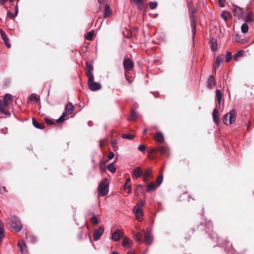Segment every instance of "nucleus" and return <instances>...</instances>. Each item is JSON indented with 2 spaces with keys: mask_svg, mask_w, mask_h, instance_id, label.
Wrapping results in <instances>:
<instances>
[{
  "mask_svg": "<svg viewBox=\"0 0 254 254\" xmlns=\"http://www.w3.org/2000/svg\"><path fill=\"white\" fill-rule=\"evenodd\" d=\"M250 125H251V122L250 121H249V123L247 125V129L248 130H250Z\"/></svg>",
  "mask_w": 254,
  "mask_h": 254,
  "instance_id": "nucleus-63",
  "label": "nucleus"
},
{
  "mask_svg": "<svg viewBox=\"0 0 254 254\" xmlns=\"http://www.w3.org/2000/svg\"><path fill=\"white\" fill-rule=\"evenodd\" d=\"M121 136L124 138H126L128 139H132L134 137V135L133 134L125 133H122Z\"/></svg>",
  "mask_w": 254,
  "mask_h": 254,
  "instance_id": "nucleus-37",
  "label": "nucleus"
},
{
  "mask_svg": "<svg viewBox=\"0 0 254 254\" xmlns=\"http://www.w3.org/2000/svg\"><path fill=\"white\" fill-rule=\"evenodd\" d=\"M8 0H0V4L4 5Z\"/></svg>",
  "mask_w": 254,
  "mask_h": 254,
  "instance_id": "nucleus-59",
  "label": "nucleus"
},
{
  "mask_svg": "<svg viewBox=\"0 0 254 254\" xmlns=\"http://www.w3.org/2000/svg\"><path fill=\"white\" fill-rule=\"evenodd\" d=\"M137 4V7L138 9L139 10H142L144 7V2L142 1H141L140 2Z\"/></svg>",
  "mask_w": 254,
  "mask_h": 254,
  "instance_id": "nucleus-52",
  "label": "nucleus"
},
{
  "mask_svg": "<svg viewBox=\"0 0 254 254\" xmlns=\"http://www.w3.org/2000/svg\"><path fill=\"white\" fill-rule=\"evenodd\" d=\"M144 203L145 201L141 200L134 206V207L142 208V207L143 206Z\"/></svg>",
  "mask_w": 254,
  "mask_h": 254,
  "instance_id": "nucleus-47",
  "label": "nucleus"
},
{
  "mask_svg": "<svg viewBox=\"0 0 254 254\" xmlns=\"http://www.w3.org/2000/svg\"><path fill=\"white\" fill-rule=\"evenodd\" d=\"M124 189L128 190V193H130L131 192V186L130 185H128L127 184H125L124 185Z\"/></svg>",
  "mask_w": 254,
  "mask_h": 254,
  "instance_id": "nucleus-45",
  "label": "nucleus"
},
{
  "mask_svg": "<svg viewBox=\"0 0 254 254\" xmlns=\"http://www.w3.org/2000/svg\"><path fill=\"white\" fill-rule=\"evenodd\" d=\"M235 40L236 41H240V38L238 35H236L235 36Z\"/></svg>",
  "mask_w": 254,
  "mask_h": 254,
  "instance_id": "nucleus-64",
  "label": "nucleus"
},
{
  "mask_svg": "<svg viewBox=\"0 0 254 254\" xmlns=\"http://www.w3.org/2000/svg\"><path fill=\"white\" fill-rule=\"evenodd\" d=\"M159 151L162 155L167 156L169 155L168 148L165 146H159L157 147V152Z\"/></svg>",
  "mask_w": 254,
  "mask_h": 254,
  "instance_id": "nucleus-20",
  "label": "nucleus"
},
{
  "mask_svg": "<svg viewBox=\"0 0 254 254\" xmlns=\"http://www.w3.org/2000/svg\"><path fill=\"white\" fill-rule=\"evenodd\" d=\"M153 239V238L151 235V230L149 228H147L145 233L144 242L146 245H149L152 243Z\"/></svg>",
  "mask_w": 254,
  "mask_h": 254,
  "instance_id": "nucleus-10",
  "label": "nucleus"
},
{
  "mask_svg": "<svg viewBox=\"0 0 254 254\" xmlns=\"http://www.w3.org/2000/svg\"><path fill=\"white\" fill-rule=\"evenodd\" d=\"M32 124L33 126L39 129H44L45 128V124L43 123H39L35 119H32Z\"/></svg>",
  "mask_w": 254,
  "mask_h": 254,
  "instance_id": "nucleus-24",
  "label": "nucleus"
},
{
  "mask_svg": "<svg viewBox=\"0 0 254 254\" xmlns=\"http://www.w3.org/2000/svg\"><path fill=\"white\" fill-rule=\"evenodd\" d=\"M143 171L141 168L139 167L135 168L133 171L132 173V177L134 179H137L140 176H142Z\"/></svg>",
  "mask_w": 254,
  "mask_h": 254,
  "instance_id": "nucleus-13",
  "label": "nucleus"
},
{
  "mask_svg": "<svg viewBox=\"0 0 254 254\" xmlns=\"http://www.w3.org/2000/svg\"><path fill=\"white\" fill-rule=\"evenodd\" d=\"M114 156H115L114 153L113 152L111 151L108 154V159L109 160H111L114 158Z\"/></svg>",
  "mask_w": 254,
  "mask_h": 254,
  "instance_id": "nucleus-54",
  "label": "nucleus"
},
{
  "mask_svg": "<svg viewBox=\"0 0 254 254\" xmlns=\"http://www.w3.org/2000/svg\"><path fill=\"white\" fill-rule=\"evenodd\" d=\"M112 13V10L111 9L109 5L106 4L105 5L104 13L103 15V17L104 18L110 17Z\"/></svg>",
  "mask_w": 254,
  "mask_h": 254,
  "instance_id": "nucleus-25",
  "label": "nucleus"
},
{
  "mask_svg": "<svg viewBox=\"0 0 254 254\" xmlns=\"http://www.w3.org/2000/svg\"><path fill=\"white\" fill-rule=\"evenodd\" d=\"M143 0H130L131 3H134L135 4H137L139 2H140Z\"/></svg>",
  "mask_w": 254,
  "mask_h": 254,
  "instance_id": "nucleus-57",
  "label": "nucleus"
},
{
  "mask_svg": "<svg viewBox=\"0 0 254 254\" xmlns=\"http://www.w3.org/2000/svg\"><path fill=\"white\" fill-rule=\"evenodd\" d=\"M181 162L184 164V165H186L187 166H188L189 164V161L186 159H182L181 160Z\"/></svg>",
  "mask_w": 254,
  "mask_h": 254,
  "instance_id": "nucleus-56",
  "label": "nucleus"
},
{
  "mask_svg": "<svg viewBox=\"0 0 254 254\" xmlns=\"http://www.w3.org/2000/svg\"><path fill=\"white\" fill-rule=\"evenodd\" d=\"M65 116H67L66 115H65V113H63V114H62V115L59 118V119H58L57 121H56V122L58 123H60L61 122H63L64 120V118Z\"/></svg>",
  "mask_w": 254,
  "mask_h": 254,
  "instance_id": "nucleus-43",
  "label": "nucleus"
},
{
  "mask_svg": "<svg viewBox=\"0 0 254 254\" xmlns=\"http://www.w3.org/2000/svg\"><path fill=\"white\" fill-rule=\"evenodd\" d=\"M249 29L248 25L247 23H244L241 26V31L242 33H246L248 32Z\"/></svg>",
  "mask_w": 254,
  "mask_h": 254,
  "instance_id": "nucleus-36",
  "label": "nucleus"
},
{
  "mask_svg": "<svg viewBox=\"0 0 254 254\" xmlns=\"http://www.w3.org/2000/svg\"><path fill=\"white\" fill-rule=\"evenodd\" d=\"M94 35V31H91L87 33L85 36V39L87 40H92L93 37Z\"/></svg>",
  "mask_w": 254,
  "mask_h": 254,
  "instance_id": "nucleus-33",
  "label": "nucleus"
},
{
  "mask_svg": "<svg viewBox=\"0 0 254 254\" xmlns=\"http://www.w3.org/2000/svg\"><path fill=\"white\" fill-rule=\"evenodd\" d=\"M232 12L235 16H238V18L242 17L243 15V11L242 9L236 5H234L232 9Z\"/></svg>",
  "mask_w": 254,
  "mask_h": 254,
  "instance_id": "nucleus-16",
  "label": "nucleus"
},
{
  "mask_svg": "<svg viewBox=\"0 0 254 254\" xmlns=\"http://www.w3.org/2000/svg\"><path fill=\"white\" fill-rule=\"evenodd\" d=\"M93 224L96 225L98 223V218L96 217L95 214H93L90 219Z\"/></svg>",
  "mask_w": 254,
  "mask_h": 254,
  "instance_id": "nucleus-41",
  "label": "nucleus"
},
{
  "mask_svg": "<svg viewBox=\"0 0 254 254\" xmlns=\"http://www.w3.org/2000/svg\"><path fill=\"white\" fill-rule=\"evenodd\" d=\"M137 118V114L133 109L131 110L130 115V120L134 121Z\"/></svg>",
  "mask_w": 254,
  "mask_h": 254,
  "instance_id": "nucleus-31",
  "label": "nucleus"
},
{
  "mask_svg": "<svg viewBox=\"0 0 254 254\" xmlns=\"http://www.w3.org/2000/svg\"><path fill=\"white\" fill-rule=\"evenodd\" d=\"M44 121L45 123L48 125H52L55 124L54 122L48 118H45Z\"/></svg>",
  "mask_w": 254,
  "mask_h": 254,
  "instance_id": "nucleus-46",
  "label": "nucleus"
},
{
  "mask_svg": "<svg viewBox=\"0 0 254 254\" xmlns=\"http://www.w3.org/2000/svg\"><path fill=\"white\" fill-rule=\"evenodd\" d=\"M138 149L141 152H144L146 149V146L143 144L139 145Z\"/></svg>",
  "mask_w": 254,
  "mask_h": 254,
  "instance_id": "nucleus-50",
  "label": "nucleus"
},
{
  "mask_svg": "<svg viewBox=\"0 0 254 254\" xmlns=\"http://www.w3.org/2000/svg\"><path fill=\"white\" fill-rule=\"evenodd\" d=\"M218 112L216 109H214L213 111L212 116L213 121L215 123L218 124L219 121V118L218 117Z\"/></svg>",
  "mask_w": 254,
  "mask_h": 254,
  "instance_id": "nucleus-29",
  "label": "nucleus"
},
{
  "mask_svg": "<svg viewBox=\"0 0 254 254\" xmlns=\"http://www.w3.org/2000/svg\"><path fill=\"white\" fill-rule=\"evenodd\" d=\"M188 6L190 13V17L192 28V32L193 35H194L196 32V17L195 16V14L197 12V9L193 6V4L191 1L188 3Z\"/></svg>",
  "mask_w": 254,
  "mask_h": 254,
  "instance_id": "nucleus-1",
  "label": "nucleus"
},
{
  "mask_svg": "<svg viewBox=\"0 0 254 254\" xmlns=\"http://www.w3.org/2000/svg\"><path fill=\"white\" fill-rule=\"evenodd\" d=\"M133 212L135 215L136 219L139 221L141 220V217L143 216V209L142 208H133Z\"/></svg>",
  "mask_w": 254,
  "mask_h": 254,
  "instance_id": "nucleus-17",
  "label": "nucleus"
},
{
  "mask_svg": "<svg viewBox=\"0 0 254 254\" xmlns=\"http://www.w3.org/2000/svg\"><path fill=\"white\" fill-rule=\"evenodd\" d=\"M133 238L136 241L141 243L142 242L143 235L141 232H134L133 233Z\"/></svg>",
  "mask_w": 254,
  "mask_h": 254,
  "instance_id": "nucleus-22",
  "label": "nucleus"
},
{
  "mask_svg": "<svg viewBox=\"0 0 254 254\" xmlns=\"http://www.w3.org/2000/svg\"><path fill=\"white\" fill-rule=\"evenodd\" d=\"M123 65L125 72H129L133 68L134 63L129 58L125 59L123 62Z\"/></svg>",
  "mask_w": 254,
  "mask_h": 254,
  "instance_id": "nucleus-6",
  "label": "nucleus"
},
{
  "mask_svg": "<svg viewBox=\"0 0 254 254\" xmlns=\"http://www.w3.org/2000/svg\"><path fill=\"white\" fill-rule=\"evenodd\" d=\"M98 191L99 195L103 196L107 195L109 191V182L107 178L102 180L98 186Z\"/></svg>",
  "mask_w": 254,
  "mask_h": 254,
  "instance_id": "nucleus-3",
  "label": "nucleus"
},
{
  "mask_svg": "<svg viewBox=\"0 0 254 254\" xmlns=\"http://www.w3.org/2000/svg\"><path fill=\"white\" fill-rule=\"evenodd\" d=\"M154 138L156 141L159 143H161L164 141V136L162 132H157L155 133Z\"/></svg>",
  "mask_w": 254,
  "mask_h": 254,
  "instance_id": "nucleus-21",
  "label": "nucleus"
},
{
  "mask_svg": "<svg viewBox=\"0 0 254 254\" xmlns=\"http://www.w3.org/2000/svg\"><path fill=\"white\" fill-rule=\"evenodd\" d=\"M219 0V4H220V6L221 7H223L225 6V4L224 3H223L222 2V0Z\"/></svg>",
  "mask_w": 254,
  "mask_h": 254,
  "instance_id": "nucleus-60",
  "label": "nucleus"
},
{
  "mask_svg": "<svg viewBox=\"0 0 254 254\" xmlns=\"http://www.w3.org/2000/svg\"><path fill=\"white\" fill-rule=\"evenodd\" d=\"M123 235L124 232L122 230L117 229L115 232L112 233V239L115 241H118Z\"/></svg>",
  "mask_w": 254,
  "mask_h": 254,
  "instance_id": "nucleus-15",
  "label": "nucleus"
},
{
  "mask_svg": "<svg viewBox=\"0 0 254 254\" xmlns=\"http://www.w3.org/2000/svg\"><path fill=\"white\" fill-rule=\"evenodd\" d=\"M152 177V168L148 167L144 172H143L142 179L145 183H147L149 179Z\"/></svg>",
  "mask_w": 254,
  "mask_h": 254,
  "instance_id": "nucleus-11",
  "label": "nucleus"
},
{
  "mask_svg": "<svg viewBox=\"0 0 254 254\" xmlns=\"http://www.w3.org/2000/svg\"><path fill=\"white\" fill-rule=\"evenodd\" d=\"M163 181V175L161 174L159 176L156 180V183L157 184V186H159L162 182Z\"/></svg>",
  "mask_w": 254,
  "mask_h": 254,
  "instance_id": "nucleus-42",
  "label": "nucleus"
},
{
  "mask_svg": "<svg viewBox=\"0 0 254 254\" xmlns=\"http://www.w3.org/2000/svg\"><path fill=\"white\" fill-rule=\"evenodd\" d=\"M4 226L2 223L0 222V235L5 236L4 233Z\"/></svg>",
  "mask_w": 254,
  "mask_h": 254,
  "instance_id": "nucleus-48",
  "label": "nucleus"
},
{
  "mask_svg": "<svg viewBox=\"0 0 254 254\" xmlns=\"http://www.w3.org/2000/svg\"><path fill=\"white\" fill-rule=\"evenodd\" d=\"M194 231H195V230L193 229H190L189 232H188V233L189 234H193L194 233Z\"/></svg>",
  "mask_w": 254,
  "mask_h": 254,
  "instance_id": "nucleus-61",
  "label": "nucleus"
},
{
  "mask_svg": "<svg viewBox=\"0 0 254 254\" xmlns=\"http://www.w3.org/2000/svg\"><path fill=\"white\" fill-rule=\"evenodd\" d=\"M157 152V147H151L149 148L148 153L149 154H152L156 155Z\"/></svg>",
  "mask_w": 254,
  "mask_h": 254,
  "instance_id": "nucleus-38",
  "label": "nucleus"
},
{
  "mask_svg": "<svg viewBox=\"0 0 254 254\" xmlns=\"http://www.w3.org/2000/svg\"><path fill=\"white\" fill-rule=\"evenodd\" d=\"M29 99L31 101H33L35 102H38L39 100V98L38 97L37 94H32L29 97Z\"/></svg>",
  "mask_w": 254,
  "mask_h": 254,
  "instance_id": "nucleus-35",
  "label": "nucleus"
},
{
  "mask_svg": "<svg viewBox=\"0 0 254 254\" xmlns=\"http://www.w3.org/2000/svg\"><path fill=\"white\" fill-rule=\"evenodd\" d=\"M135 187L136 188H135V189L134 190V193L136 194L137 193V189L138 188H143V186L140 185V184H137V185H136Z\"/></svg>",
  "mask_w": 254,
  "mask_h": 254,
  "instance_id": "nucleus-55",
  "label": "nucleus"
},
{
  "mask_svg": "<svg viewBox=\"0 0 254 254\" xmlns=\"http://www.w3.org/2000/svg\"><path fill=\"white\" fill-rule=\"evenodd\" d=\"M236 110L232 109L229 113L225 115L223 118V123L226 125L233 124L236 120Z\"/></svg>",
  "mask_w": 254,
  "mask_h": 254,
  "instance_id": "nucleus-5",
  "label": "nucleus"
},
{
  "mask_svg": "<svg viewBox=\"0 0 254 254\" xmlns=\"http://www.w3.org/2000/svg\"><path fill=\"white\" fill-rule=\"evenodd\" d=\"M13 101V97L10 94H6L3 98V102L0 99V112L5 115H10V112L5 108Z\"/></svg>",
  "mask_w": 254,
  "mask_h": 254,
  "instance_id": "nucleus-2",
  "label": "nucleus"
},
{
  "mask_svg": "<svg viewBox=\"0 0 254 254\" xmlns=\"http://www.w3.org/2000/svg\"><path fill=\"white\" fill-rule=\"evenodd\" d=\"M88 85L89 86V88L91 91H93L98 90L102 87L101 85L99 83L94 82V77H92L91 80H90V78L88 79Z\"/></svg>",
  "mask_w": 254,
  "mask_h": 254,
  "instance_id": "nucleus-8",
  "label": "nucleus"
},
{
  "mask_svg": "<svg viewBox=\"0 0 254 254\" xmlns=\"http://www.w3.org/2000/svg\"><path fill=\"white\" fill-rule=\"evenodd\" d=\"M125 76H126V78L127 80L129 82H132V77L129 76V72H125Z\"/></svg>",
  "mask_w": 254,
  "mask_h": 254,
  "instance_id": "nucleus-49",
  "label": "nucleus"
},
{
  "mask_svg": "<svg viewBox=\"0 0 254 254\" xmlns=\"http://www.w3.org/2000/svg\"><path fill=\"white\" fill-rule=\"evenodd\" d=\"M107 169L112 173H115L116 171L113 163H110L108 165Z\"/></svg>",
  "mask_w": 254,
  "mask_h": 254,
  "instance_id": "nucleus-39",
  "label": "nucleus"
},
{
  "mask_svg": "<svg viewBox=\"0 0 254 254\" xmlns=\"http://www.w3.org/2000/svg\"><path fill=\"white\" fill-rule=\"evenodd\" d=\"M9 224L15 232H19L22 228V225L19 218L15 216H11L9 218Z\"/></svg>",
  "mask_w": 254,
  "mask_h": 254,
  "instance_id": "nucleus-4",
  "label": "nucleus"
},
{
  "mask_svg": "<svg viewBox=\"0 0 254 254\" xmlns=\"http://www.w3.org/2000/svg\"><path fill=\"white\" fill-rule=\"evenodd\" d=\"M232 59V54L230 52H227L226 57V62L229 63Z\"/></svg>",
  "mask_w": 254,
  "mask_h": 254,
  "instance_id": "nucleus-44",
  "label": "nucleus"
},
{
  "mask_svg": "<svg viewBox=\"0 0 254 254\" xmlns=\"http://www.w3.org/2000/svg\"><path fill=\"white\" fill-rule=\"evenodd\" d=\"M146 187L147 188L146 191L148 192H151L152 191H154L157 188V186L155 185V183L153 182H152L149 184L146 185Z\"/></svg>",
  "mask_w": 254,
  "mask_h": 254,
  "instance_id": "nucleus-28",
  "label": "nucleus"
},
{
  "mask_svg": "<svg viewBox=\"0 0 254 254\" xmlns=\"http://www.w3.org/2000/svg\"><path fill=\"white\" fill-rule=\"evenodd\" d=\"M104 229L103 227H100L98 229L94 231L93 239L94 241L98 240L104 232Z\"/></svg>",
  "mask_w": 254,
  "mask_h": 254,
  "instance_id": "nucleus-12",
  "label": "nucleus"
},
{
  "mask_svg": "<svg viewBox=\"0 0 254 254\" xmlns=\"http://www.w3.org/2000/svg\"><path fill=\"white\" fill-rule=\"evenodd\" d=\"M14 8H15V15H16V16H17V14H18V4H17V3H16V5H15V6Z\"/></svg>",
  "mask_w": 254,
  "mask_h": 254,
  "instance_id": "nucleus-58",
  "label": "nucleus"
},
{
  "mask_svg": "<svg viewBox=\"0 0 254 254\" xmlns=\"http://www.w3.org/2000/svg\"><path fill=\"white\" fill-rule=\"evenodd\" d=\"M244 53V51L242 50L238 51L234 56V59L236 61H237L240 57H242Z\"/></svg>",
  "mask_w": 254,
  "mask_h": 254,
  "instance_id": "nucleus-34",
  "label": "nucleus"
},
{
  "mask_svg": "<svg viewBox=\"0 0 254 254\" xmlns=\"http://www.w3.org/2000/svg\"><path fill=\"white\" fill-rule=\"evenodd\" d=\"M224 55L218 56L216 58L215 61L213 66V70L215 72H216V70L217 69V68L219 67L220 63L223 62L224 61Z\"/></svg>",
  "mask_w": 254,
  "mask_h": 254,
  "instance_id": "nucleus-14",
  "label": "nucleus"
},
{
  "mask_svg": "<svg viewBox=\"0 0 254 254\" xmlns=\"http://www.w3.org/2000/svg\"><path fill=\"white\" fill-rule=\"evenodd\" d=\"M222 97V94L220 90L217 89L216 90V99L218 102V104H220L221 100Z\"/></svg>",
  "mask_w": 254,
  "mask_h": 254,
  "instance_id": "nucleus-30",
  "label": "nucleus"
},
{
  "mask_svg": "<svg viewBox=\"0 0 254 254\" xmlns=\"http://www.w3.org/2000/svg\"><path fill=\"white\" fill-rule=\"evenodd\" d=\"M93 70V66L92 65V63L91 61H87L86 62V66L85 67V70L86 72V75L88 78H90L91 80L92 77H94L93 73H92Z\"/></svg>",
  "mask_w": 254,
  "mask_h": 254,
  "instance_id": "nucleus-7",
  "label": "nucleus"
},
{
  "mask_svg": "<svg viewBox=\"0 0 254 254\" xmlns=\"http://www.w3.org/2000/svg\"><path fill=\"white\" fill-rule=\"evenodd\" d=\"M18 244L22 254H27L28 252L26 249V245L24 241H20L18 242Z\"/></svg>",
  "mask_w": 254,
  "mask_h": 254,
  "instance_id": "nucleus-23",
  "label": "nucleus"
},
{
  "mask_svg": "<svg viewBox=\"0 0 254 254\" xmlns=\"http://www.w3.org/2000/svg\"><path fill=\"white\" fill-rule=\"evenodd\" d=\"M246 14L244 17V20L248 23L254 22V13L249 8L246 10Z\"/></svg>",
  "mask_w": 254,
  "mask_h": 254,
  "instance_id": "nucleus-9",
  "label": "nucleus"
},
{
  "mask_svg": "<svg viewBox=\"0 0 254 254\" xmlns=\"http://www.w3.org/2000/svg\"><path fill=\"white\" fill-rule=\"evenodd\" d=\"M211 49L213 51H215L217 49V44L213 42H211Z\"/></svg>",
  "mask_w": 254,
  "mask_h": 254,
  "instance_id": "nucleus-51",
  "label": "nucleus"
},
{
  "mask_svg": "<svg viewBox=\"0 0 254 254\" xmlns=\"http://www.w3.org/2000/svg\"><path fill=\"white\" fill-rule=\"evenodd\" d=\"M74 109V107L72 104L71 102H68L66 105L65 112L64 113H65L66 116H68L73 112Z\"/></svg>",
  "mask_w": 254,
  "mask_h": 254,
  "instance_id": "nucleus-19",
  "label": "nucleus"
},
{
  "mask_svg": "<svg viewBox=\"0 0 254 254\" xmlns=\"http://www.w3.org/2000/svg\"><path fill=\"white\" fill-rule=\"evenodd\" d=\"M158 3L156 1H151L149 2V6L151 9H154L157 6Z\"/></svg>",
  "mask_w": 254,
  "mask_h": 254,
  "instance_id": "nucleus-40",
  "label": "nucleus"
},
{
  "mask_svg": "<svg viewBox=\"0 0 254 254\" xmlns=\"http://www.w3.org/2000/svg\"><path fill=\"white\" fill-rule=\"evenodd\" d=\"M227 15L231 16V14L228 12H226L225 11H223L221 14L220 16L222 18H223L224 20L225 21H227L228 20Z\"/></svg>",
  "mask_w": 254,
  "mask_h": 254,
  "instance_id": "nucleus-32",
  "label": "nucleus"
},
{
  "mask_svg": "<svg viewBox=\"0 0 254 254\" xmlns=\"http://www.w3.org/2000/svg\"><path fill=\"white\" fill-rule=\"evenodd\" d=\"M127 254H135V253L134 251H128Z\"/></svg>",
  "mask_w": 254,
  "mask_h": 254,
  "instance_id": "nucleus-62",
  "label": "nucleus"
},
{
  "mask_svg": "<svg viewBox=\"0 0 254 254\" xmlns=\"http://www.w3.org/2000/svg\"><path fill=\"white\" fill-rule=\"evenodd\" d=\"M7 15L8 17H9L11 19H12L14 17L16 16V15H15V14H13L12 12H11L10 11L7 10Z\"/></svg>",
  "mask_w": 254,
  "mask_h": 254,
  "instance_id": "nucleus-53",
  "label": "nucleus"
},
{
  "mask_svg": "<svg viewBox=\"0 0 254 254\" xmlns=\"http://www.w3.org/2000/svg\"><path fill=\"white\" fill-rule=\"evenodd\" d=\"M132 243L131 240L127 237H125L123 239L122 245L125 248H129L132 246Z\"/></svg>",
  "mask_w": 254,
  "mask_h": 254,
  "instance_id": "nucleus-27",
  "label": "nucleus"
},
{
  "mask_svg": "<svg viewBox=\"0 0 254 254\" xmlns=\"http://www.w3.org/2000/svg\"><path fill=\"white\" fill-rule=\"evenodd\" d=\"M0 33L1 38L4 42V44H5V46L7 48H9L11 47V45L9 42V39L7 38V35H6L5 32L2 29H0Z\"/></svg>",
  "mask_w": 254,
  "mask_h": 254,
  "instance_id": "nucleus-18",
  "label": "nucleus"
},
{
  "mask_svg": "<svg viewBox=\"0 0 254 254\" xmlns=\"http://www.w3.org/2000/svg\"><path fill=\"white\" fill-rule=\"evenodd\" d=\"M207 87L209 89H211L215 84V81L214 80V76L210 75L207 80Z\"/></svg>",
  "mask_w": 254,
  "mask_h": 254,
  "instance_id": "nucleus-26",
  "label": "nucleus"
}]
</instances>
